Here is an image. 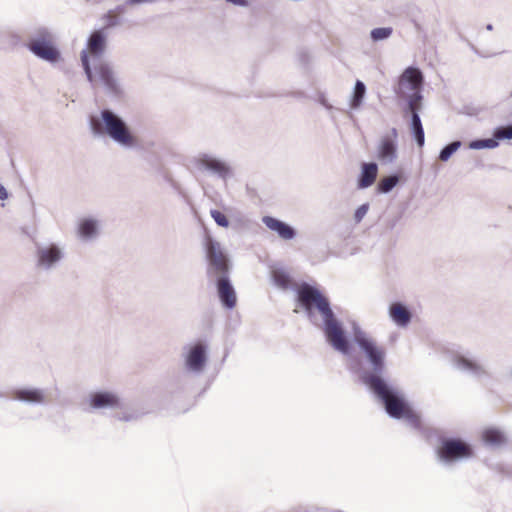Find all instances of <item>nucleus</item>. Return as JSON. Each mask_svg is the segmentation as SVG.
I'll return each instance as SVG.
<instances>
[{"label":"nucleus","mask_w":512,"mask_h":512,"mask_svg":"<svg viewBox=\"0 0 512 512\" xmlns=\"http://www.w3.org/2000/svg\"><path fill=\"white\" fill-rule=\"evenodd\" d=\"M499 145L496 138L475 140L469 143L470 149H494Z\"/></svg>","instance_id":"nucleus-26"},{"label":"nucleus","mask_w":512,"mask_h":512,"mask_svg":"<svg viewBox=\"0 0 512 512\" xmlns=\"http://www.w3.org/2000/svg\"><path fill=\"white\" fill-rule=\"evenodd\" d=\"M227 1L233 3L234 5H238V6H245L247 4L246 0H227Z\"/></svg>","instance_id":"nucleus-35"},{"label":"nucleus","mask_w":512,"mask_h":512,"mask_svg":"<svg viewBox=\"0 0 512 512\" xmlns=\"http://www.w3.org/2000/svg\"><path fill=\"white\" fill-rule=\"evenodd\" d=\"M322 105H324V106H326V107L330 108V106H328V105L326 104V102H325V101H322Z\"/></svg>","instance_id":"nucleus-36"},{"label":"nucleus","mask_w":512,"mask_h":512,"mask_svg":"<svg viewBox=\"0 0 512 512\" xmlns=\"http://www.w3.org/2000/svg\"><path fill=\"white\" fill-rule=\"evenodd\" d=\"M272 278L274 283L280 288H287L290 283L289 274L282 268H274L272 270Z\"/></svg>","instance_id":"nucleus-25"},{"label":"nucleus","mask_w":512,"mask_h":512,"mask_svg":"<svg viewBox=\"0 0 512 512\" xmlns=\"http://www.w3.org/2000/svg\"><path fill=\"white\" fill-rule=\"evenodd\" d=\"M511 96H512V92H511Z\"/></svg>","instance_id":"nucleus-39"},{"label":"nucleus","mask_w":512,"mask_h":512,"mask_svg":"<svg viewBox=\"0 0 512 512\" xmlns=\"http://www.w3.org/2000/svg\"><path fill=\"white\" fill-rule=\"evenodd\" d=\"M30 51L42 60L55 63L60 52L54 45V35L45 28L39 29L29 43Z\"/></svg>","instance_id":"nucleus-7"},{"label":"nucleus","mask_w":512,"mask_h":512,"mask_svg":"<svg viewBox=\"0 0 512 512\" xmlns=\"http://www.w3.org/2000/svg\"><path fill=\"white\" fill-rule=\"evenodd\" d=\"M398 176H388L383 178L378 184V191L381 193L390 192L398 183Z\"/></svg>","instance_id":"nucleus-27"},{"label":"nucleus","mask_w":512,"mask_h":512,"mask_svg":"<svg viewBox=\"0 0 512 512\" xmlns=\"http://www.w3.org/2000/svg\"><path fill=\"white\" fill-rule=\"evenodd\" d=\"M471 455L468 445L461 441H446L443 447L438 451V457L443 462H452Z\"/></svg>","instance_id":"nucleus-11"},{"label":"nucleus","mask_w":512,"mask_h":512,"mask_svg":"<svg viewBox=\"0 0 512 512\" xmlns=\"http://www.w3.org/2000/svg\"><path fill=\"white\" fill-rule=\"evenodd\" d=\"M206 251L210 270L224 276V274L228 272L229 265L227 256L223 252L220 243L208 237L206 242Z\"/></svg>","instance_id":"nucleus-10"},{"label":"nucleus","mask_w":512,"mask_h":512,"mask_svg":"<svg viewBox=\"0 0 512 512\" xmlns=\"http://www.w3.org/2000/svg\"><path fill=\"white\" fill-rule=\"evenodd\" d=\"M423 84V75L418 68L408 67L399 77L396 93L405 98L410 105L411 101L420 104L422 96L420 94Z\"/></svg>","instance_id":"nucleus-6"},{"label":"nucleus","mask_w":512,"mask_h":512,"mask_svg":"<svg viewBox=\"0 0 512 512\" xmlns=\"http://www.w3.org/2000/svg\"><path fill=\"white\" fill-rule=\"evenodd\" d=\"M191 163L195 169L209 171L222 179L232 176V168L227 162L207 153L197 155Z\"/></svg>","instance_id":"nucleus-8"},{"label":"nucleus","mask_w":512,"mask_h":512,"mask_svg":"<svg viewBox=\"0 0 512 512\" xmlns=\"http://www.w3.org/2000/svg\"><path fill=\"white\" fill-rule=\"evenodd\" d=\"M353 338L366 355L373 370L377 373L381 372L384 369L385 350L356 324H353Z\"/></svg>","instance_id":"nucleus-5"},{"label":"nucleus","mask_w":512,"mask_h":512,"mask_svg":"<svg viewBox=\"0 0 512 512\" xmlns=\"http://www.w3.org/2000/svg\"><path fill=\"white\" fill-rule=\"evenodd\" d=\"M120 400L112 392H98L90 396V406L96 409L118 407Z\"/></svg>","instance_id":"nucleus-15"},{"label":"nucleus","mask_w":512,"mask_h":512,"mask_svg":"<svg viewBox=\"0 0 512 512\" xmlns=\"http://www.w3.org/2000/svg\"><path fill=\"white\" fill-rule=\"evenodd\" d=\"M263 223L272 231L276 232L284 240H291L295 237L294 229L286 223L270 216L263 217Z\"/></svg>","instance_id":"nucleus-17"},{"label":"nucleus","mask_w":512,"mask_h":512,"mask_svg":"<svg viewBox=\"0 0 512 512\" xmlns=\"http://www.w3.org/2000/svg\"><path fill=\"white\" fill-rule=\"evenodd\" d=\"M90 127L94 135L108 136L125 149L137 146V137L126 122L111 110L101 111L99 116L90 118Z\"/></svg>","instance_id":"nucleus-3"},{"label":"nucleus","mask_w":512,"mask_h":512,"mask_svg":"<svg viewBox=\"0 0 512 512\" xmlns=\"http://www.w3.org/2000/svg\"><path fill=\"white\" fill-rule=\"evenodd\" d=\"M100 232V221L93 217L79 219L76 228L77 237L83 242L95 240Z\"/></svg>","instance_id":"nucleus-13"},{"label":"nucleus","mask_w":512,"mask_h":512,"mask_svg":"<svg viewBox=\"0 0 512 512\" xmlns=\"http://www.w3.org/2000/svg\"><path fill=\"white\" fill-rule=\"evenodd\" d=\"M511 96H512V92H511Z\"/></svg>","instance_id":"nucleus-38"},{"label":"nucleus","mask_w":512,"mask_h":512,"mask_svg":"<svg viewBox=\"0 0 512 512\" xmlns=\"http://www.w3.org/2000/svg\"><path fill=\"white\" fill-rule=\"evenodd\" d=\"M205 361L206 354L203 344L198 343L189 348L185 358V363L189 370L200 372L204 367Z\"/></svg>","instance_id":"nucleus-14"},{"label":"nucleus","mask_w":512,"mask_h":512,"mask_svg":"<svg viewBox=\"0 0 512 512\" xmlns=\"http://www.w3.org/2000/svg\"><path fill=\"white\" fill-rule=\"evenodd\" d=\"M62 249L55 244L39 247L37 250V265L43 269L54 267L62 259Z\"/></svg>","instance_id":"nucleus-12"},{"label":"nucleus","mask_w":512,"mask_h":512,"mask_svg":"<svg viewBox=\"0 0 512 512\" xmlns=\"http://www.w3.org/2000/svg\"><path fill=\"white\" fill-rule=\"evenodd\" d=\"M218 294L223 305L232 309L236 305V293L225 276H221L218 280Z\"/></svg>","instance_id":"nucleus-16"},{"label":"nucleus","mask_w":512,"mask_h":512,"mask_svg":"<svg viewBox=\"0 0 512 512\" xmlns=\"http://www.w3.org/2000/svg\"><path fill=\"white\" fill-rule=\"evenodd\" d=\"M389 317L398 327H406L412 318L411 312L402 303H392L389 307Z\"/></svg>","instance_id":"nucleus-18"},{"label":"nucleus","mask_w":512,"mask_h":512,"mask_svg":"<svg viewBox=\"0 0 512 512\" xmlns=\"http://www.w3.org/2000/svg\"><path fill=\"white\" fill-rule=\"evenodd\" d=\"M392 32L393 30L391 27L375 28L371 31V38L373 41L385 40L392 35Z\"/></svg>","instance_id":"nucleus-29"},{"label":"nucleus","mask_w":512,"mask_h":512,"mask_svg":"<svg viewBox=\"0 0 512 512\" xmlns=\"http://www.w3.org/2000/svg\"><path fill=\"white\" fill-rule=\"evenodd\" d=\"M106 47V34L102 30H96L88 38L86 48L82 50L80 59L87 79L92 84L100 83L108 90L116 91V78L104 60Z\"/></svg>","instance_id":"nucleus-2"},{"label":"nucleus","mask_w":512,"mask_h":512,"mask_svg":"<svg viewBox=\"0 0 512 512\" xmlns=\"http://www.w3.org/2000/svg\"><path fill=\"white\" fill-rule=\"evenodd\" d=\"M408 108L411 112V130L414 133L417 144L422 147L424 145V130L422 123L417 111L420 108V104H415V101H411Z\"/></svg>","instance_id":"nucleus-19"},{"label":"nucleus","mask_w":512,"mask_h":512,"mask_svg":"<svg viewBox=\"0 0 512 512\" xmlns=\"http://www.w3.org/2000/svg\"><path fill=\"white\" fill-rule=\"evenodd\" d=\"M366 93V87L364 83L360 80H357L355 83L354 92L351 98V108L357 109L362 104V101L364 99Z\"/></svg>","instance_id":"nucleus-24"},{"label":"nucleus","mask_w":512,"mask_h":512,"mask_svg":"<svg viewBox=\"0 0 512 512\" xmlns=\"http://www.w3.org/2000/svg\"><path fill=\"white\" fill-rule=\"evenodd\" d=\"M461 146L460 141H454L443 148L439 154V159L443 162H446L450 159L453 153H455Z\"/></svg>","instance_id":"nucleus-28"},{"label":"nucleus","mask_w":512,"mask_h":512,"mask_svg":"<svg viewBox=\"0 0 512 512\" xmlns=\"http://www.w3.org/2000/svg\"><path fill=\"white\" fill-rule=\"evenodd\" d=\"M454 365L457 369L468 371L475 376L486 374L485 367L481 363L468 357L457 356L454 360Z\"/></svg>","instance_id":"nucleus-20"},{"label":"nucleus","mask_w":512,"mask_h":512,"mask_svg":"<svg viewBox=\"0 0 512 512\" xmlns=\"http://www.w3.org/2000/svg\"><path fill=\"white\" fill-rule=\"evenodd\" d=\"M483 440L491 446H499L506 440L505 435L498 429L489 428L483 432Z\"/></svg>","instance_id":"nucleus-23"},{"label":"nucleus","mask_w":512,"mask_h":512,"mask_svg":"<svg viewBox=\"0 0 512 512\" xmlns=\"http://www.w3.org/2000/svg\"><path fill=\"white\" fill-rule=\"evenodd\" d=\"M398 132L396 128L384 133L376 147V157L383 164H391L397 159Z\"/></svg>","instance_id":"nucleus-9"},{"label":"nucleus","mask_w":512,"mask_h":512,"mask_svg":"<svg viewBox=\"0 0 512 512\" xmlns=\"http://www.w3.org/2000/svg\"><path fill=\"white\" fill-rule=\"evenodd\" d=\"M8 198V192L6 188L0 184V200H6Z\"/></svg>","instance_id":"nucleus-34"},{"label":"nucleus","mask_w":512,"mask_h":512,"mask_svg":"<svg viewBox=\"0 0 512 512\" xmlns=\"http://www.w3.org/2000/svg\"><path fill=\"white\" fill-rule=\"evenodd\" d=\"M298 300L309 319L323 327L328 343L335 350L348 354V341L341 323L330 308L328 299L317 288L303 284L298 290Z\"/></svg>","instance_id":"nucleus-1"},{"label":"nucleus","mask_w":512,"mask_h":512,"mask_svg":"<svg viewBox=\"0 0 512 512\" xmlns=\"http://www.w3.org/2000/svg\"><path fill=\"white\" fill-rule=\"evenodd\" d=\"M363 382L384 402L387 413L397 419H405L412 426L419 425V417L405 402L398 391L390 388L380 377L376 375H364Z\"/></svg>","instance_id":"nucleus-4"},{"label":"nucleus","mask_w":512,"mask_h":512,"mask_svg":"<svg viewBox=\"0 0 512 512\" xmlns=\"http://www.w3.org/2000/svg\"><path fill=\"white\" fill-rule=\"evenodd\" d=\"M377 173L378 166L376 163H364L361 167L358 187L361 189L370 187L375 182Z\"/></svg>","instance_id":"nucleus-21"},{"label":"nucleus","mask_w":512,"mask_h":512,"mask_svg":"<svg viewBox=\"0 0 512 512\" xmlns=\"http://www.w3.org/2000/svg\"><path fill=\"white\" fill-rule=\"evenodd\" d=\"M511 96H512V92H511Z\"/></svg>","instance_id":"nucleus-37"},{"label":"nucleus","mask_w":512,"mask_h":512,"mask_svg":"<svg viewBox=\"0 0 512 512\" xmlns=\"http://www.w3.org/2000/svg\"><path fill=\"white\" fill-rule=\"evenodd\" d=\"M369 210L368 204H363L357 208L354 214V220L356 223H359L362 221V219L366 216L367 212Z\"/></svg>","instance_id":"nucleus-33"},{"label":"nucleus","mask_w":512,"mask_h":512,"mask_svg":"<svg viewBox=\"0 0 512 512\" xmlns=\"http://www.w3.org/2000/svg\"><path fill=\"white\" fill-rule=\"evenodd\" d=\"M511 96H512V92H511Z\"/></svg>","instance_id":"nucleus-40"},{"label":"nucleus","mask_w":512,"mask_h":512,"mask_svg":"<svg viewBox=\"0 0 512 512\" xmlns=\"http://www.w3.org/2000/svg\"><path fill=\"white\" fill-rule=\"evenodd\" d=\"M210 215L218 226L224 228H227L229 226V221L227 217L221 211L213 209L210 211Z\"/></svg>","instance_id":"nucleus-32"},{"label":"nucleus","mask_w":512,"mask_h":512,"mask_svg":"<svg viewBox=\"0 0 512 512\" xmlns=\"http://www.w3.org/2000/svg\"><path fill=\"white\" fill-rule=\"evenodd\" d=\"M102 20L105 24V28H112L120 25V18L116 14V10H109L103 17Z\"/></svg>","instance_id":"nucleus-30"},{"label":"nucleus","mask_w":512,"mask_h":512,"mask_svg":"<svg viewBox=\"0 0 512 512\" xmlns=\"http://www.w3.org/2000/svg\"><path fill=\"white\" fill-rule=\"evenodd\" d=\"M15 398L29 403H42L45 401L46 396L42 390L29 388L17 390Z\"/></svg>","instance_id":"nucleus-22"},{"label":"nucleus","mask_w":512,"mask_h":512,"mask_svg":"<svg viewBox=\"0 0 512 512\" xmlns=\"http://www.w3.org/2000/svg\"><path fill=\"white\" fill-rule=\"evenodd\" d=\"M493 136L496 140L512 139V125L507 127H499L494 131Z\"/></svg>","instance_id":"nucleus-31"}]
</instances>
